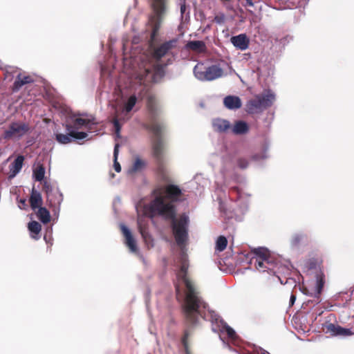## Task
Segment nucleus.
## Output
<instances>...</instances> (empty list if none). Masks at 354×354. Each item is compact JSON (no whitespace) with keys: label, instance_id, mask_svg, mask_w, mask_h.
Returning a JSON list of instances; mask_svg holds the SVG:
<instances>
[{"label":"nucleus","instance_id":"f257e3e1","mask_svg":"<svg viewBox=\"0 0 354 354\" xmlns=\"http://www.w3.org/2000/svg\"><path fill=\"white\" fill-rule=\"evenodd\" d=\"M158 195L146 207L150 218L160 216L165 220L171 221V229L178 245H184L188 240L189 217L183 214L176 218V207L172 203L182 201L183 192L178 185H167L164 187L163 196L160 191L156 190Z\"/></svg>","mask_w":354,"mask_h":354},{"label":"nucleus","instance_id":"f03ea898","mask_svg":"<svg viewBox=\"0 0 354 354\" xmlns=\"http://www.w3.org/2000/svg\"><path fill=\"white\" fill-rule=\"evenodd\" d=\"M188 263L185 260L183 261L180 268L176 273V278L178 281L183 283L186 288L183 304V313L191 324H195L197 320L195 313H197L203 316L202 310L207 308V304L198 295L194 282L188 274Z\"/></svg>","mask_w":354,"mask_h":354},{"label":"nucleus","instance_id":"7ed1b4c3","mask_svg":"<svg viewBox=\"0 0 354 354\" xmlns=\"http://www.w3.org/2000/svg\"><path fill=\"white\" fill-rule=\"evenodd\" d=\"M153 13L149 18L148 24L151 29V41H153L158 35L167 9L166 0H151Z\"/></svg>","mask_w":354,"mask_h":354},{"label":"nucleus","instance_id":"20e7f679","mask_svg":"<svg viewBox=\"0 0 354 354\" xmlns=\"http://www.w3.org/2000/svg\"><path fill=\"white\" fill-rule=\"evenodd\" d=\"M147 109L149 113V123L145 124V127L152 132L156 137H160L163 127L156 120L158 110L155 96L150 95L147 97Z\"/></svg>","mask_w":354,"mask_h":354},{"label":"nucleus","instance_id":"39448f33","mask_svg":"<svg viewBox=\"0 0 354 354\" xmlns=\"http://www.w3.org/2000/svg\"><path fill=\"white\" fill-rule=\"evenodd\" d=\"M274 95L269 91L259 94L250 100L246 104V111L250 114L259 113L272 106Z\"/></svg>","mask_w":354,"mask_h":354},{"label":"nucleus","instance_id":"423d86ee","mask_svg":"<svg viewBox=\"0 0 354 354\" xmlns=\"http://www.w3.org/2000/svg\"><path fill=\"white\" fill-rule=\"evenodd\" d=\"M194 73L197 79L201 81H212L223 75V69L218 65L208 67L197 64L194 68Z\"/></svg>","mask_w":354,"mask_h":354},{"label":"nucleus","instance_id":"0eeeda50","mask_svg":"<svg viewBox=\"0 0 354 354\" xmlns=\"http://www.w3.org/2000/svg\"><path fill=\"white\" fill-rule=\"evenodd\" d=\"M164 146L160 137L152 142V154L156 160V171L158 175L165 178L166 176V168L163 160Z\"/></svg>","mask_w":354,"mask_h":354},{"label":"nucleus","instance_id":"6e6552de","mask_svg":"<svg viewBox=\"0 0 354 354\" xmlns=\"http://www.w3.org/2000/svg\"><path fill=\"white\" fill-rule=\"evenodd\" d=\"M30 131V124L24 122H13L10 124L8 129L3 132L4 139H19Z\"/></svg>","mask_w":354,"mask_h":354},{"label":"nucleus","instance_id":"1a4fd4ad","mask_svg":"<svg viewBox=\"0 0 354 354\" xmlns=\"http://www.w3.org/2000/svg\"><path fill=\"white\" fill-rule=\"evenodd\" d=\"M66 129L68 131V134H55V139L60 144H68L71 142L72 138L82 140L86 138L88 136V134L85 132H77L72 131V127L71 124H66Z\"/></svg>","mask_w":354,"mask_h":354},{"label":"nucleus","instance_id":"9d476101","mask_svg":"<svg viewBox=\"0 0 354 354\" xmlns=\"http://www.w3.org/2000/svg\"><path fill=\"white\" fill-rule=\"evenodd\" d=\"M322 330L325 333L330 334L331 336L347 337L354 334L349 328H345L328 322L323 324Z\"/></svg>","mask_w":354,"mask_h":354},{"label":"nucleus","instance_id":"9b49d317","mask_svg":"<svg viewBox=\"0 0 354 354\" xmlns=\"http://www.w3.org/2000/svg\"><path fill=\"white\" fill-rule=\"evenodd\" d=\"M178 39H172L161 44L154 48L153 52V58L156 60H160L163 57L167 55L171 49L176 47Z\"/></svg>","mask_w":354,"mask_h":354},{"label":"nucleus","instance_id":"f8f14e48","mask_svg":"<svg viewBox=\"0 0 354 354\" xmlns=\"http://www.w3.org/2000/svg\"><path fill=\"white\" fill-rule=\"evenodd\" d=\"M250 264H254L257 270L260 272H268V273H274L275 268V262L272 259L251 258Z\"/></svg>","mask_w":354,"mask_h":354},{"label":"nucleus","instance_id":"ddd939ff","mask_svg":"<svg viewBox=\"0 0 354 354\" xmlns=\"http://www.w3.org/2000/svg\"><path fill=\"white\" fill-rule=\"evenodd\" d=\"M206 308H204L202 310L203 311V316L202 317L205 318V310ZM185 315V317H186L185 316V314L184 313ZM196 316V318L198 319V316H201V315H199L198 313H195ZM186 319V322L187 324H189V326H186V328H185L184 331H183V335L181 337V343L184 347V350H185V354H190V350H189V342H188V340H189V337L192 335V331H193V328L192 327V326H194L195 324H196L197 322H196L195 324H191L187 319V318H185ZM196 322H198V319L196 320Z\"/></svg>","mask_w":354,"mask_h":354},{"label":"nucleus","instance_id":"4468645a","mask_svg":"<svg viewBox=\"0 0 354 354\" xmlns=\"http://www.w3.org/2000/svg\"><path fill=\"white\" fill-rule=\"evenodd\" d=\"M212 125L213 130L219 133H227L232 127L228 120L219 118L213 119Z\"/></svg>","mask_w":354,"mask_h":354},{"label":"nucleus","instance_id":"2eb2a0df","mask_svg":"<svg viewBox=\"0 0 354 354\" xmlns=\"http://www.w3.org/2000/svg\"><path fill=\"white\" fill-rule=\"evenodd\" d=\"M230 41L236 48L245 50H246L250 44V39L245 34H240L236 36H232L230 38Z\"/></svg>","mask_w":354,"mask_h":354},{"label":"nucleus","instance_id":"dca6fc26","mask_svg":"<svg viewBox=\"0 0 354 354\" xmlns=\"http://www.w3.org/2000/svg\"><path fill=\"white\" fill-rule=\"evenodd\" d=\"M121 230L125 238V244L129 248L131 252H136L138 251L136 242L129 230L122 225H121Z\"/></svg>","mask_w":354,"mask_h":354},{"label":"nucleus","instance_id":"f3484780","mask_svg":"<svg viewBox=\"0 0 354 354\" xmlns=\"http://www.w3.org/2000/svg\"><path fill=\"white\" fill-rule=\"evenodd\" d=\"M24 159L25 158L24 156L19 155L16 158L14 162L10 165L9 178H14L21 171L24 165Z\"/></svg>","mask_w":354,"mask_h":354},{"label":"nucleus","instance_id":"a211bd4d","mask_svg":"<svg viewBox=\"0 0 354 354\" xmlns=\"http://www.w3.org/2000/svg\"><path fill=\"white\" fill-rule=\"evenodd\" d=\"M46 198L49 205L55 208H59L63 201V195L57 189H54Z\"/></svg>","mask_w":354,"mask_h":354},{"label":"nucleus","instance_id":"6ab92c4d","mask_svg":"<svg viewBox=\"0 0 354 354\" xmlns=\"http://www.w3.org/2000/svg\"><path fill=\"white\" fill-rule=\"evenodd\" d=\"M30 207L32 210L35 211L38 207H41L43 200L41 194L32 188L30 196L29 198Z\"/></svg>","mask_w":354,"mask_h":354},{"label":"nucleus","instance_id":"aec40b11","mask_svg":"<svg viewBox=\"0 0 354 354\" xmlns=\"http://www.w3.org/2000/svg\"><path fill=\"white\" fill-rule=\"evenodd\" d=\"M223 104L228 109H238L241 107V99L234 95H227L223 100Z\"/></svg>","mask_w":354,"mask_h":354},{"label":"nucleus","instance_id":"412c9836","mask_svg":"<svg viewBox=\"0 0 354 354\" xmlns=\"http://www.w3.org/2000/svg\"><path fill=\"white\" fill-rule=\"evenodd\" d=\"M186 48L196 53H205L206 51L205 43L203 41H189L185 46Z\"/></svg>","mask_w":354,"mask_h":354},{"label":"nucleus","instance_id":"4be33fe9","mask_svg":"<svg viewBox=\"0 0 354 354\" xmlns=\"http://www.w3.org/2000/svg\"><path fill=\"white\" fill-rule=\"evenodd\" d=\"M95 123L91 122V120L77 118L73 120V124L71 125L72 129H79L84 127L88 130H91L92 126Z\"/></svg>","mask_w":354,"mask_h":354},{"label":"nucleus","instance_id":"5701e85b","mask_svg":"<svg viewBox=\"0 0 354 354\" xmlns=\"http://www.w3.org/2000/svg\"><path fill=\"white\" fill-rule=\"evenodd\" d=\"M230 130L235 135H242L248 131L249 127L245 122L239 120L236 121L233 127L232 126Z\"/></svg>","mask_w":354,"mask_h":354},{"label":"nucleus","instance_id":"b1692460","mask_svg":"<svg viewBox=\"0 0 354 354\" xmlns=\"http://www.w3.org/2000/svg\"><path fill=\"white\" fill-rule=\"evenodd\" d=\"M32 82V79L30 76H23L19 74L17 75L13 86H12V91L17 92L24 85L30 83Z\"/></svg>","mask_w":354,"mask_h":354},{"label":"nucleus","instance_id":"393cba45","mask_svg":"<svg viewBox=\"0 0 354 354\" xmlns=\"http://www.w3.org/2000/svg\"><path fill=\"white\" fill-rule=\"evenodd\" d=\"M36 215L38 219L44 224H46L50 221V212L46 207H38Z\"/></svg>","mask_w":354,"mask_h":354},{"label":"nucleus","instance_id":"a878e982","mask_svg":"<svg viewBox=\"0 0 354 354\" xmlns=\"http://www.w3.org/2000/svg\"><path fill=\"white\" fill-rule=\"evenodd\" d=\"M252 253L254 255L252 258L271 259L270 251L264 248H254L252 250Z\"/></svg>","mask_w":354,"mask_h":354},{"label":"nucleus","instance_id":"bb28decb","mask_svg":"<svg viewBox=\"0 0 354 354\" xmlns=\"http://www.w3.org/2000/svg\"><path fill=\"white\" fill-rule=\"evenodd\" d=\"M147 166V163L145 160H142L139 157L136 158L135 161L130 168L129 171L131 173H136L145 169Z\"/></svg>","mask_w":354,"mask_h":354},{"label":"nucleus","instance_id":"cd10ccee","mask_svg":"<svg viewBox=\"0 0 354 354\" xmlns=\"http://www.w3.org/2000/svg\"><path fill=\"white\" fill-rule=\"evenodd\" d=\"M45 168L43 165H38L33 170V176L35 180L41 182L44 178Z\"/></svg>","mask_w":354,"mask_h":354},{"label":"nucleus","instance_id":"c85d7f7f","mask_svg":"<svg viewBox=\"0 0 354 354\" xmlns=\"http://www.w3.org/2000/svg\"><path fill=\"white\" fill-rule=\"evenodd\" d=\"M119 147L120 145L118 143L115 144L114 147L113 151V167L116 172L121 171V166L120 163L118 162V157L119 153Z\"/></svg>","mask_w":354,"mask_h":354},{"label":"nucleus","instance_id":"c756f323","mask_svg":"<svg viewBox=\"0 0 354 354\" xmlns=\"http://www.w3.org/2000/svg\"><path fill=\"white\" fill-rule=\"evenodd\" d=\"M229 194L232 201H237L241 196V191L238 187H232L230 189Z\"/></svg>","mask_w":354,"mask_h":354},{"label":"nucleus","instance_id":"7c9ffc66","mask_svg":"<svg viewBox=\"0 0 354 354\" xmlns=\"http://www.w3.org/2000/svg\"><path fill=\"white\" fill-rule=\"evenodd\" d=\"M227 245V239L224 236H220L216 241V248L217 250L222 252L226 248Z\"/></svg>","mask_w":354,"mask_h":354},{"label":"nucleus","instance_id":"2f4dec72","mask_svg":"<svg viewBox=\"0 0 354 354\" xmlns=\"http://www.w3.org/2000/svg\"><path fill=\"white\" fill-rule=\"evenodd\" d=\"M324 276L323 274L317 276V283H316V293L317 295V297L322 293L324 286Z\"/></svg>","mask_w":354,"mask_h":354},{"label":"nucleus","instance_id":"473e14b6","mask_svg":"<svg viewBox=\"0 0 354 354\" xmlns=\"http://www.w3.org/2000/svg\"><path fill=\"white\" fill-rule=\"evenodd\" d=\"M138 230L145 241H147L151 239V236L147 230V227L140 222L138 223Z\"/></svg>","mask_w":354,"mask_h":354},{"label":"nucleus","instance_id":"72a5a7b5","mask_svg":"<svg viewBox=\"0 0 354 354\" xmlns=\"http://www.w3.org/2000/svg\"><path fill=\"white\" fill-rule=\"evenodd\" d=\"M28 230L35 234H38L41 230V225L37 221H31L28 223Z\"/></svg>","mask_w":354,"mask_h":354},{"label":"nucleus","instance_id":"f704fd0d","mask_svg":"<svg viewBox=\"0 0 354 354\" xmlns=\"http://www.w3.org/2000/svg\"><path fill=\"white\" fill-rule=\"evenodd\" d=\"M137 102V98L136 97V95H131L129 97V98L128 99V101L125 104V111L127 112H130L132 109L133 108V106H135L136 103Z\"/></svg>","mask_w":354,"mask_h":354},{"label":"nucleus","instance_id":"c9c22d12","mask_svg":"<svg viewBox=\"0 0 354 354\" xmlns=\"http://www.w3.org/2000/svg\"><path fill=\"white\" fill-rule=\"evenodd\" d=\"M221 322H223L222 321H221ZM222 324H223L222 331H225L230 338H234L236 336L235 331L225 323H224V324L222 323Z\"/></svg>","mask_w":354,"mask_h":354},{"label":"nucleus","instance_id":"e433bc0d","mask_svg":"<svg viewBox=\"0 0 354 354\" xmlns=\"http://www.w3.org/2000/svg\"><path fill=\"white\" fill-rule=\"evenodd\" d=\"M302 239V235L295 234L291 239V244L294 246L298 245Z\"/></svg>","mask_w":354,"mask_h":354},{"label":"nucleus","instance_id":"4c0bfd02","mask_svg":"<svg viewBox=\"0 0 354 354\" xmlns=\"http://www.w3.org/2000/svg\"><path fill=\"white\" fill-rule=\"evenodd\" d=\"M238 166L241 169H245L248 166V161L245 158H239L237 160Z\"/></svg>","mask_w":354,"mask_h":354},{"label":"nucleus","instance_id":"58836bf2","mask_svg":"<svg viewBox=\"0 0 354 354\" xmlns=\"http://www.w3.org/2000/svg\"><path fill=\"white\" fill-rule=\"evenodd\" d=\"M55 189H53L52 187V186L48 184L47 182H45L44 185H43V190L45 192V193L46 194V196L48 195V194H51V192L54 190Z\"/></svg>","mask_w":354,"mask_h":354},{"label":"nucleus","instance_id":"ea45409f","mask_svg":"<svg viewBox=\"0 0 354 354\" xmlns=\"http://www.w3.org/2000/svg\"><path fill=\"white\" fill-rule=\"evenodd\" d=\"M113 125H114V127L115 129V133L117 134H119L121 127H120L118 120L116 118H113Z\"/></svg>","mask_w":354,"mask_h":354},{"label":"nucleus","instance_id":"a19ab883","mask_svg":"<svg viewBox=\"0 0 354 354\" xmlns=\"http://www.w3.org/2000/svg\"><path fill=\"white\" fill-rule=\"evenodd\" d=\"M254 351L255 354H268V351L262 348L255 349Z\"/></svg>","mask_w":354,"mask_h":354},{"label":"nucleus","instance_id":"79ce46f5","mask_svg":"<svg viewBox=\"0 0 354 354\" xmlns=\"http://www.w3.org/2000/svg\"><path fill=\"white\" fill-rule=\"evenodd\" d=\"M296 300V296L293 294L291 295L290 298V306H292L294 305L295 301Z\"/></svg>","mask_w":354,"mask_h":354},{"label":"nucleus","instance_id":"37998d69","mask_svg":"<svg viewBox=\"0 0 354 354\" xmlns=\"http://www.w3.org/2000/svg\"><path fill=\"white\" fill-rule=\"evenodd\" d=\"M175 290H176L177 296L180 294V288L178 283L175 284Z\"/></svg>","mask_w":354,"mask_h":354},{"label":"nucleus","instance_id":"c03bdc74","mask_svg":"<svg viewBox=\"0 0 354 354\" xmlns=\"http://www.w3.org/2000/svg\"><path fill=\"white\" fill-rule=\"evenodd\" d=\"M245 1L246 2V6H254V3H253L252 0H245Z\"/></svg>","mask_w":354,"mask_h":354},{"label":"nucleus","instance_id":"a18cd8bd","mask_svg":"<svg viewBox=\"0 0 354 354\" xmlns=\"http://www.w3.org/2000/svg\"><path fill=\"white\" fill-rule=\"evenodd\" d=\"M185 5L183 4L180 6V12L182 14H183L185 12Z\"/></svg>","mask_w":354,"mask_h":354},{"label":"nucleus","instance_id":"49530a36","mask_svg":"<svg viewBox=\"0 0 354 354\" xmlns=\"http://www.w3.org/2000/svg\"><path fill=\"white\" fill-rule=\"evenodd\" d=\"M20 203L23 205H26V200L25 199H21Z\"/></svg>","mask_w":354,"mask_h":354},{"label":"nucleus","instance_id":"de8ad7c7","mask_svg":"<svg viewBox=\"0 0 354 354\" xmlns=\"http://www.w3.org/2000/svg\"><path fill=\"white\" fill-rule=\"evenodd\" d=\"M217 317V315H214V319L215 320V322H218V317Z\"/></svg>","mask_w":354,"mask_h":354},{"label":"nucleus","instance_id":"09e8293b","mask_svg":"<svg viewBox=\"0 0 354 354\" xmlns=\"http://www.w3.org/2000/svg\"><path fill=\"white\" fill-rule=\"evenodd\" d=\"M268 354H270V353H268Z\"/></svg>","mask_w":354,"mask_h":354}]
</instances>
